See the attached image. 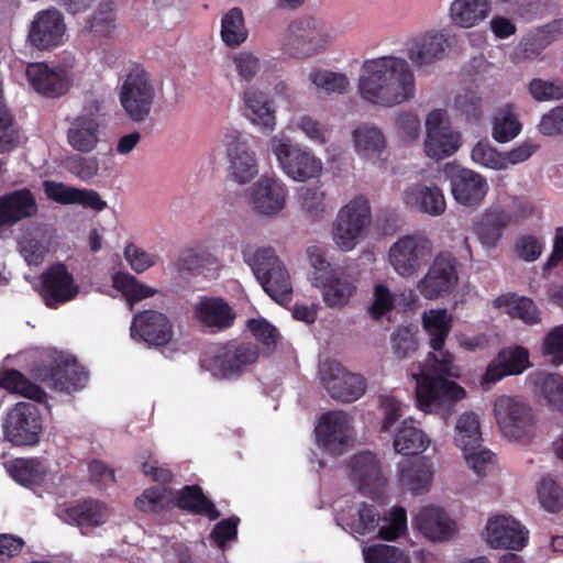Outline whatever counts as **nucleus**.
I'll return each mask as SVG.
<instances>
[{
  "label": "nucleus",
  "mask_w": 563,
  "mask_h": 563,
  "mask_svg": "<svg viewBox=\"0 0 563 563\" xmlns=\"http://www.w3.org/2000/svg\"><path fill=\"white\" fill-rule=\"evenodd\" d=\"M453 318L446 309H431L422 316L423 329L435 353H429L421 373L417 376L416 400L426 413L438 411L443 405L465 397V390L449 377L457 376L454 356L444 351L452 329Z\"/></svg>",
  "instance_id": "1"
},
{
  "label": "nucleus",
  "mask_w": 563,
  "mask_h": 563,
  "mask_svg": "<svg viewBox=\"0 0 563 563\" xmlns=\"http://www.w3.org/2000/svg\"><path fill=\"white\" fill-rule=\"evenodd\" d=\"M363 70L365 75L360 78V95L373 104L394 107L409 101L416 95L413 70L402 57L367 59Z\"/></svg>",
  "instance_id": "2"
},
{
  "label": "nucleus",
  "mask_w": 563,
  "mask_h": 563,
  "mask_svg": "<svg viewBox=\"0 0 563 563\" xmlns=\"http://www.w3.org/2000/svg\"><path fill=\"white\" fill-rule=\"evenodd\" d=\"M260 357V347L252 342L228 340L211 345L203 354L202 366L217 379L236 380Z\"/></svg>",
  "instance_id": "3"
},
{
  "label": "nucleus",
  "mask_w": 563,
  "mask_h": 563,
  "mask_svg": "<svg viewBox=\"0 0 563 563\" xmlns=\"http://www.w3.org/2000/svg\"><path fill=\"white\" fill-rule=\"evenodd\" d=\"M244 261L252 268L264 291L278 303L291 300L292 286L289 273L273 247L243 250Z\"/></svg>",
  "instance_id": "4"
},
{
  "label": "nucleus",
  "mask_w": 563,
  "mask_h": 563,
  "mask_svg": "<svg viewBox=\"0 0 563 563\" xmlns=\"http://www.w3.org/2000/svg\"><path fill=\"white\" fill-rule=\"evenodd\" d=\"M156 97L154 80L141 64H132L123 76L119 88V100L128 118L143 122L152 111Z\"/></svg>",
  "instance_id": "5"
},
{
  "label": "nucleus",
  "mask_w": 563,
  "mask_h": 563,
  "mask_svg": "<svg viewBox=\"0 0 563 563\" xmlns=\"http://www.w3.org/2000/svg\"><path fill=\"white\" fill-rule=\"evenodd\" d=\"M331 40L332 36L321 20L305 16L288 25L284 49L292 57L303 58L325 49Z\"/></svg>",
  "instance_id": "6"
},
{
  "label": "nucleus",
  "mask_w": 563,
  "mask_h": 563,
  "mask_svg": "<svg viewBox=\"0 0 563 563\" xmlns=\"http://www.w3.org/2000/svg\"><path fill=\"white\" fill-rule=\"evenodd\" d=\"M432 241L424 234H406L388 251V261L401 277H411L427 265L432 255Z\"/></svg>",
  "instance_id": "7"
},
{
  "label": "nucleus",
  "mask_w": 563,
  "mask_h": 563,
  "mask_svg": "<svg viewBox=\"0 0 563 563\" xmlns=\"http://www.w3.org/2000/svg\"><path fill=\"white\" fill-rule=\"evenodd\" d=\"M496 421L503 433L515 440L533 435L536 418L532 408L519 397L499 396L494 402Z\"/></svg>",
  "instance_id": "8"
},
{
  "label": "nucleus",
  "mask_w": 563,
  "mask_h": 563,
  "mask_svg": "<svg viewBox=\"0 0 563 563\" xmlns=\"http://www.w3.org/2000/svg\"><path fill=\"white\" fill-rule=\"evenodd\" d=\"M371 218L369 201L364 196L352 199L338 213L333 227L335 243L344 251L352 250L371 223Z\"/></svg>",
  "instance_id": "9"
},
{
  "label": "nucleus",
  "mask_w": 563,
  "mask_h": 563,
  "mask_svg": "<svg viewBox=\"0 0 563 563\" xmlns=\"http://www.w3.org/2000/svg\"><path fill=\"white\" fill-rule=\"evenodd\" d=\"M272 150L286 175L297 181L319 177L322 162L309 150L292 145L288 140L273 137Z\"/></svg>",
  "instance_id": "10"
},
{
  "label": "nucleus",
  "mask_w": 563,
  "mask_h": 563,
  "mask_svg": "<svg viewBox=\"0 0 563 563\" xmlns=\"http://www.w3.org/2000/svg\"><path fill=\"white\" fill-rule=\"evenodd\" d=\"M42 417L36 405L18 402L8 413L4 438L14 446H31L40 441Z\"/></svg>",
  "instance_id": "11"
},
{
  "label": "nucleus",
  "mask_w": 563,
  "mask_h": 563,
  "mask_svg": "<svg viewBox=\"0 0 563 563\" xmlns=\"http://www.w3.org/2000/svg\"><path fill=\"white\" fill-rule=\"evenodd\" d=\"M457 282V260L448 252H441L418 282L417 289L423 298L433 300L451 294Z\"/></svg>",
  "instance_id": "12"
},
{
  "label": "nucleus",
  "mask_w": 563,
  "mask_h": 563,
  "mask_svg": "<svg viewBox=\"0 0 563 563\" xmlns=\"http://www.w3.org/2000/svg\"><path fill=\"white\" fill-rule=\"evenodd\" d=\"M319 375L329 395L338 401L353 402L365 393V379L358 374L347 372L336 361L323 362Z\"/></svg>",
  "instance_id": "13"
},
{
  "label": "nucleus",
  "mask_w": 563,
  "mask_h": 563,
  "mask_svg": "<svg viewBox=\"0 0 563 563\" xmlns=\"http://www.w3.org/2000/svg\"><path fill=\"white\" fill-rule=\"evenodd\" d=\"M451 48V36L445 31H427L410 37L405 44V54L412 65L423 69L441 60Z\"/></svg>",
  "instance_id": "14"
},
{
  "label": "nucleus",
  "mask_w": 563,
  "mask_h": 563,
  "mask_svg": "<svg viewBox=\"0 0 563 563\" xmlns=\"http://www.w3.org/2000/svg\"><path fill=\"white\" fill-rule=\"evenodd\" d=\"M318 445L331 455H341L352 440V426L343 411L323 413L314 428Z\"/></svg>",
  "instance_id": "15"
},
{
  "label": "nucleus",
  "mask_w": 563,
  "mask_h": 563,
  "mask_svg": "<svg viewBox=\"0 0 563 563\" xmlns=\"http://www.w3.org/2000/svg\"><path fill=\"white\" fill-rule=\"evenodd\" d=\"M66 23L62 13L55 9L38 11L29 25L27 42L40 51H51L64 43Z\"/></svg>",
  "instance_id": "16"
},
{
  "label": "nucleus",
  "mask_w": 563,
  "mask_h": 563,
  "mask_svg": "<svg viewBox=\"0 0 563 563\" xmlns=\"http://www.w3.org/2000/svg\"><path fill=\"white\" fill-rule=\"evenodd\" d=\"M35 376L59 391H77L88 382V372L75 358H62L48 365L37 366Z\"/></svg>",
  "instance_id": "17"
},
{
  "label": "nucleus",
  "mask_w": 563,
  "mask_h": 563,
  "mask_svg": "<svg viewBox=\"0 0 563 563\" xmlns=\"http://www.w3.org/2000/svg\"><path fill=\"white\" fill-rule=\"evenodd\" d=\"M130 333L132 339L148 346H165L174 336L169 318L157 310H143L134 314Z\"/></svg>",
  "instance_id": "18"
},
{
  "label": "nucleus",
  "mask_w": 563,
  "mask_h": 563,
  "mask_svg": "<svg viewBox=\"0 0 563 563\" xmlns=\"http://www.w3.org/2000/svg\"><path fill=\"white\" fill-rule=\"evenodd\" d=\"M42 297L48 308L73 300L79 292L73 275L64 263H55L41 275Z\"/></svg>",
  "instance_id": "19"
},
{
  "label": "nucleus",
  "mask_w": 563,
  "mask_h": 563,
  "mask_svg": "<svg viewBox=\"0 0 563 563\" xmlns=\"http://www.w3.org/2000/svg\"><path fill=\"white\" fill-rule=\"evenodd\" d=\"M486 542L493 549L521 550L528 542V530L511 516H496L486 525Z\"/></svg>",
  "instance_id": "20"
},
{
  "label": "nucleus",
  "mask_w": 563,
  "mask_h": 563,
  "mask_svg": "<svg viewBox=\"0 0 563 563\" xmlns=\"http://www.w3.org/2000/svg\"><path fill=\"white\" fill-rule=\"evenodd\" d=\"M224 144L232 177L240 184L249 183L257 174V164L247 141L240 132L231 131L224 135Z\"/></svg>",
  "instance_id": "21"
},
{
  "label": "nucleus",
  "mask_w": 563,
  "mask_h": 563,
  "mask_svg": "<svg viewBox=\"0 0 563 563\" xmlns=\"http://www.w3.org/2000/svg\"><path fill=\"white\" fill-rule=\"evenodd\" d=\"M454 199L462 206H478L488 191L486 179L478 173L462 167L449 172Z\"/></svg>",
  "instance_id": "22"
},
{
  "label": "nucleus",
  "mask_w": 563,
  "mask_h": 563,
  "mask_svg": "<svg viewBox=\"0 0 563 563\" xmlns=\"http://www.w3.org/2000/svg\"><path fill=\"white\" fill-rule=\"evenodd\" d=\"M529 352L522 346L500 350L488 364L482 377V385H492L506 376L520 375L529 366Z\"/></svg>",
  "instance_id": "23"
},
{
  "label": "nucleus",
  "mask_w": 563,
  "mask_h": 563,
  "mask_svg": "<svg viewBox=\"0 0 563 563\" xmlns=\"http://www.w3.org/2000/svg\"><path fill=\"white\" fill-rule=\"evenodd\" d=\"M26 77L33 89L47 98H58L65 95L70 87L66 70L52 68L45 63L29 64Z\"/></svg>",
  "instance_id": "24"
},
{
  "label": "nucleus",
  "mask_w": 563,
  "mask_h": 563,
  "mask_svg": "<svg viewBox=\"0 0 563 563\" xmlns=\"http://www.w3.org/2000/svg\"><path fill=\"white\" fill-rule=\"evenodd\" d=\"M38 207L33 192L27 188L12 190L0 196V229L34 217Z\"/></svg>",
  "instance_id": "25"
},
{
  "label": "nucleus",
  "mask_w": 563,
  "mask_h": 563,
  "mask_svg": "<svg viewBox=\"0 0 563 563\" xmlns=\"http://www.w3.org/2000/svg\"><path fill=\"white\" fill-rule=\"evenodd\" d=\"M194 319L213 332L230 329L236 318L232 307L220 297H203L195 305Z\"/></svg>",
  "instance_id": "26"
},
{
  "label": "nucleus",
  "mask_w": 563,
  "mask_h": 563,
  "mask_svg": "<svg viewBox=\"0 0 563 563\" xmlns=\"http://www.w3.org/2000/svg\"><path fill=\"white\" fill-rule=\"evenodd\" d=\"M412 526L431 541H448L455 534V522L440 507L420 509L412 519Z\"/></svg>",
  "instance_id": "27"
},
{
  "label": "nucleus",
  "mask_w": 563,
  "mask_h": 563,
  "mask_svg": "<svg viewBox=\"0 0 563 563\" xmlns=\"http://www.w3.org/2000/svg\"><path fill=\"white\" fill-rule=\"evenodd\" d=\"M512 223V216L500 207L486 209L474 223V232L481 244L495 249L501 240L505 230Z\"/></svg>",
  "instance_id": "28"
},
{
  "label": "nucleus",
  "mask_w": 563,
  "mask_h": 563,
  "mask_svg": "<svg viewBox=\"0 0 563 563\" xmlns=\"http://www.w3.org/2000/svg\"><path fill=\"white\" fill-rule=\"evenodd\" d=\"M253 208L266 216L282 211L286 202L285 185L275 177L262 176L252 188Z\"/></svg>",
  "instance_id": "29"
},
{
  "label": "nucleus",
  "mask_w": 563,
  "mask_h": 563,
  "mask_svg": "<svg viewBox=\"0 0 563 563\" xmlns=\"http://www.w3.org/2000/svg\"><path fill=\"white\" fill-rule=\"evenodd\" d=\"M100 122L91 113H81L73 119L66 132L69 146L82 154L93 152L99 143Z\"/></svg>",
  "instance_id": "30"
},
{
  "label": "nucleus",
  "mask_w": 563,
  "mask_h": 563,
  "mask_svg": "<svg viewBox=\"0 0 563 563\" xmlns=\"http://www.w3.org/2000/svg\"><path fill=\"white\" fill-rule=\"evenodd\" d=\"M407 207L431 217H439L445 212L446 202L442 190L435 185L413 184L402 194Z\"/></svg>",
  "instance_id": "31"
},
{
  "label": "nucleus",
  "mask_w": 563,
  "mask_h": 563,
  "mask_svg": "<svg viewBox=\"0 0 563 563\" xmlns=\"http://www.w3.org/2000/svg\"><path fill=\"white\" fill-rule=\"evenodd\" d=\"M60 518L81 528H96L106 523L108 507L99 499L86 498L64 509Z\"/></svg>",
  "instance_id": "32"
},
{
  "label": "nucleus",
  "mask_w": 563,
  "mask_h": 563,
  "mask_svg": "<svg viewBox=\"0 0 563 563\" xmlns=\"http://www.w3.org/2000/svg\"><path fill=\"white\" fill-rule=\"evenodd\" d=\"M173 500L174 506L180 510L205 516L210 520H217L221 515L199 485H186L176 490Z\"/></svg>",
  "instance_id": "33"
},
{
  "label": "nucleus",
  "mask_w": 563,
  "mask_h": 563,
  "mask_svg": "<svg viewBox=\"0 0 563 563\" xmlns=\"http://www.w3.org/2000/svg\"><path fill=\"white\" fill-rule=\"evenodd\" d=\"M432 479V464L426 457H418L408 462L399 473L400 485L415 495L428 492Z\"/></svg>",
  "instance_id": "34"
},
{
  "label": "nucleus",
  "mask_w": 563,
  "mask_h": 563,
  "mask_svg": "<svg viewBox=\"0 0 563 563\" xmlns=\"http://www.w3.org/2000/svg\"><path fill=\"white\" fill-rule=\"evenodd\" d=\"M563 36V19L554 20L530 32L520 46L527 58L539 56L552 42Z\"/></svg>",
  "instance_id": "35"
},
{
  "label": "nucleus",
  "mask_w": 563,
  "mask_h": 563,
  "mask_svg": "<svg viewBox=\"0 0 563 563\" xmlns=\"http://www.w3.org/2000/svg\"><path fill=\"white\" fill-rule=\"evenodd\" d=\"M244 104L247 118L265 130H273L275 125V110L272 101L262 91L249 88L244 91Z\"/></svg>",
  "instance_id": "36"
},
{
  "label": "nucleus",
  "mask_w": 563,
  "mask_h": 563,
  "mask_svg": "<svg viewBox=\"0 0 563 563\" xmlns=\"http://www.w3.org/2000/svg\"><path fill=\"white\" fill-rule=\"evenodd\" d=\"M430 443L427 434L415 426L412 419H405L397 429L394 449L402 455H415L423 452Z\"/></svg>",
  "instance_id": "37"
},
{
  "label": "nucleus",
  "mask_w": 563,
  "mask_h": 563,
  "mask_svg": "<svg viewBox=\"0 0 563 563\" xmlns=\"http://www.w3.org/2000/svg\"><path fill=\"white\" fill-rule=\"evenodd\" d=\"M0 387L37 402H44L47 396L40 386L32 383L18 369H8L1 373Z\"/></svg>",
  "instance_id": "38"
},
{
  "label": "nucleus",
  "mask_w": 563,
  "mask_h": 563,
  "mask_svg": "<svg viewBox=\"0 0 563 563\" xmlns=\"http://www.w3.org/2000/svg\"><path fill=\"white\" fill-rule=\"evenodd\" d=\"M455 444L462 451L481 449L482 432L479 419L474 412H464L455 426Z\"/></svg>",
  "instance_id": "39"
},
{
  "label": "nucleus",
  "mask_w": 563,
  "mask_h": 563,
  "mask_svg": "<svg viewBox=\"0 0 563 563\" xmlns=\"http://www.w3.org/2000/svg\"><path fill=\"white\" fill-rule=\"evenodd\" d=\"M349 466L352 477L358 482L361 487L376 485L380 481L379 462L371 452L355 454L350 460Z\"/></svg>",
  "instance_id": "40"
},
{
  "label": "nucleus",
  "mask_w": 563,
  "mask_h": 563,
  "mask_svg": "<svg viewBox=\"0 0 563 563\" xmlns=\"http://www.w3.org/2000/svg\"><path fill=\"white\" fill-rule=\"evenodd\" d=\"M494 303L496 307H507L509 316L522 320L526 324H538L541 321L540 311L528 297L503 295L496 298Z\"/></svg>",
  "instance_id": "41"
},
{
  "label": "nucleus",
  "mask_w": 563,
  "mask_h": 563,
  "mask_svg": "<svg viewBox=\"0 0 563 563\" xmlns=\"http://www.w3.org/2000/svg\"><path fill=\"white\" fill-rule=\"evenodd\" d=\"M522 125L519 122L512 104H506L498 109L493 120V137L498 143H506L514 140L521 132Z\"/></svg>",
  "instance_id": "42"
},
{
  "label": "nucleus",
  "mask_w": 563,
  "mask_h": 563,
  "mask_svg": "<svg viewBox=\"0 0 563 563\" xmlns=\"http://www.w3.org/2000/svg\"><path fill=\"white\" fill-rule=\"evenodd\" d=\"M533 385L548 405L563 411V377L560 374L537 373L533 375Z\"/></svg>",
  "instance_id": "43"
},
{
  "label": "nucleus",
  "mask_w": 563,
  "mask_h": 563,
  "mask_svg": "<svg viewBox=\"0 0 563 563\" xmlns=\"http://www.w3.org/2000/svg\"><path fill=\"white\" fill-rule=\"evenodd\" d=\"M461 135L457 132L444 131L427 134L424 152L427 156L442 159L454 154L460 147Z\"/></svg>",
  "instance_id": "44"
},
{
  "label": "nucleus",
  "mask_w": 563,
  "mask_h": 563,
  "mask_svg": "<svg viewBox=\"0 0 563 563\" xmlns=\"http://www.w3.org/2000/svg\"><path fill=\"white\" fill-rule=\"evenodd\" d=\"M221 37L230 47L239 46L246 40L247 30L244 23L243 11L240 8L231 9L222 18Z\"/></svg>",
  "instance_id": "45"
},
{
  "label": "nucleus",
  "mask_w": 563,
  "mask_h": 563,
  "mask_svg": "<svg viewBox=\"0 0 563 563\" xmlns=\"http://www.w3.org/2000/svg\"><path fill=\"white\" fill-rule=\"evenodd\" d=\"M317 286L324 288L323 299L329 307L342 306L353 295L355 286L346 279L331 280L329 276H316Z\"/></svg>",
  "instance_id": "46"
},
{
  "label": "nucleus",
  "mask_w": 563,
  "mask_h": 563,
  "mask_svg": "<svg viewBox=\"0 0 563 563\" xmlns=\"http://www.w3.org/2000/svg\"><path fill=\"white\" fill-rule=\"evenodd\" d=\"M168 493L173 492L166 486L148 487L135 499V507L143 512L151 514L167 510L174 506V500L169 498Z\"/></svg>",
  "instance_id": "47"
},
{
  "label": "nucleus",
  "mask_w": 563,
  "mask_h": 563,
  "mask_svg": "<svg viewBox=\"0 0 563 563\" xmlns=\"http://www.w3.org/2000/svg\"><path fill=\"white\" fill-rule=\"evenodd\" d=\"M418 344V328L415 325H400L391 335V350L398 360L411 357Z\"/></svg>",
  "instance_id": "48"
},
{
  "label": "nucleus",
  "mask_w": 563,
  "mask_h": 563,
  "mask_svg": "<svg viewBox=\"0 0 563 563\" xmlns=\"http://www.w3.org/2000/svg\"><path fill=\"white\" fill-rule=\"evenodd\" d=\"M113 286L125 296L131 308L134 302L148 298L155 292L148 286L141 284L134 276L125 273H118L113 277Z\"/></svg>",
  "instance_id": "49"
},
{
  "label": "nucleus",
  "mask_w": 563,
  "mask_h": 563,
  "mask_svg": "<svg viewBox=\"0 0 563 563\" xmlns=\"http://www.w3.org/2000/svg\"><path fill=\"white\" fill-rule=\"evenodd\" d=\"M309 80L317 89L327 93H344L350 85L344 74L327 69H314L310 71Z\"/></svg>",
  "instance_id": "50"
},
{
  "label": "nucleus",
  "mask_w": 563,
  "mask_h": 563,
  "mask_svg": "<svg viewBox=\"0 0 563 563\" xmlns=\"http://www.w3.org/2000/svg\"><path fill=\"white\" fill-rule=\"evenodd\" d=\"M353 139L358 153L378 154L385 147V137L380 130L362 125L354 130Z\"/></svg>",
  "instance_id": "51"
},
{
  "label": "nucleus",
  "mask_w": 563,
  "mask_h": 563,
  "mask_svg": "<svg viewBox=\"0 0 563 563\" xmlns=\"http://www.w3.org/2000/svg\"><path fill=\"white\" fill-rule=\"evenodd\" d=\"M20 144V130L10 110L0 102V153H8Z\"/></svg>",
  "instance_id": "52"
},
{
  "label": "nucleus",
  "mask_w": 563,
  "mask_h": 563,
  "mask_svg": "<svg viewBox=\"0 0 563 563\" xmlns=\"http://www.w3.org/2000/svg\"><path fill=\"white\" fill-rule=\"evenodd\" d=\"M214 263L213 255L206 249L191 247L184 250L175 263L178 272H199L201 268Z\"/></svg>",
  "instance_id": "53"
},
{
  "label": "nucleus",
  "mask_w": 563,
  "mask_h": 563,
  "mask_svg": "<svg viewBox=\"0 0 563 563\" xmlns=\"http://www.w3.org/2000/svg\"><path fill=\"white\" fill-rule=\"evenodd\" d=\"M12 478L24 486L42 479L41 463L36 459H15L9 467Z\"/></svg>",
  "instance_id": "54"
},
{
  "label": "nucleus",
  "mask_w": 563,
  "mask_h": 563,
  "mask_svg": "<svg viewBox=\"0 0 563 563\" xmlns=\"http://www.w3.org/2000/svg\"><path fill=\"white\" fill-rule=\"evenodd\" d=\"M365 563H410L405 551L395 545L374 544L363 551Z\"/></svg>",
  "instance_id": "55"
},
{
  "label": "nucleus",
  "mask_w": 563,
  "mask_h": 563,
  "mask_svg": "<svg viewBox=\"0 0 563 563\" xmlns=\"http://www.w3.org/2000/svg\"><path fill=\"white\" fill-rule=\"evenodd\" d=\"M541 506L549 512H558L563 507V488L551 477H543L538 487Z\"/></svg>",
  "instance_id": "56"
},
{
  "label": "nucleus",
  "mask_w": 563,
  "mask_h": 563,
  "mask_svg": "<svg viewBox=\"0 0 563 563\" xmlns=\"http://www.w3.org/2000/svg\"><path fill=\"white\" fill-rule=\"evenodd\" d=\"M471 156L474 163L487 168L495 170L507 168V162L504 159V154L499 153L488 142H477L472 150Z\"/></svg>",
  "instance_id": "57"
},
{
  "label": "nucleus",
  "mask_w": 563,
  "mask_h": 563,
  "mask_svg": "<svg viewBox=\"0 0 563 563\" xmlns=\"http://www.w3.org/2000/svg\"><path fill=\"white\" fill-rule=\"evenodd\" d=\"M65 167L70 174L84 181H88L98 174L99 161L96 156H81L76 154L67 157Z\"/></svg>",
  "instance_id": "58"
},
{
  "label": "nucleus",
  "mask_w": 563,
  "mask_h": 563,
  "mask_svg": "<svg viewBox=\"0 0 563 563\" xmlns=\"http://www.w3.org/2000/svg\"><path fill=\"white\" fill-rule=\"evenodd\" d=\"M386 521L378 530V537L383 540L395 541L407 531V514L401 507H394Z\"/></svg>",
  "instance_id": "59"
},
{
  "label": "nucleus",
  "mask_w": 563,
  "mask_h": 563,
  "mask_svg": "<svg viewBox=\"0 0 563 563\" xmlns=\"http://www.w3.org/2000/svg\"><path fill=\"white\" fill-rule=\"evenodd\" d=\"M541 351L553 365L563 364V325L554 327L544 336Z\"/></svg>",
  "instance_id": "60"
},
{
  "label": "nucleus",
  "mask_w": 563,
  "mask_h": 563,
  "mask_svg": "<svg viewBox=\"0 0 563 563\" xmlns=\"http://www.w3.org/2000/svg\"><path fill=\"white\" fill-rule=\"evenodd\" d=\"M378 523L379 514L375 506L362 503L357 511V518L353 519L351 528L355 533L366 536L373 532Z\"/></svg>",
  "instance_id": "61"
},
{
  "label": "nucleus",
  "mask_w": 563,
  "mask_h": 563,
  "mask_svg": "<svg viewBox=\"0 0 563 563\" xmlns=\"http://www.w3.org/2000/svg\"><path fill=\"white\" fill-rule=\"evenodd\" d=\"M529 92L538 101L560 100L563 99V85L536 78L529 84Z\"/></svg>",
  "instance_id": "62"
},
{
  "label": "nucleus",
  "mask_w": 563,
  "mask_h": 563,
  "mask_svg": "<svg viewBox=\"0 0 563 563\" xmlns=\"http://www.w3.org/2000/svg\"><path fill=\"white\" fill-rule=\"evenodd\" d=\"M516 255L526 262H534L542 254L543 243L533 235H521L514 246Z\"/></svg>",
  "instance_id": "63"
},
{
  "label": "nucleus",
  "mask_w": 563,
  "mask_h": 563,
  "mask_svg": "<svg viewBox=\"0 0 563 563\" xmlns=\"http://www.w3.org/2000/svg\"><path fill=\"white\" fill-rule=\"evenodd\" d=\"M395 298L388 287L379 284L375 287L374 301L369 308V314L373 319L379 320L384 314L394 309Z\"/></svg>",
  "instance_id": "64"
}]
</instances>
